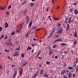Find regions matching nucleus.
<instances>
[{"instance_id":"bb28decb","label":"nucleus","mask_w":78,"mask_h":78,"mask_svg":"<svg viewBox=\"0 0 78 78\" xmlns=\"http://www.w3.org/2000/svg\"><path fill=\"white\" fill-rule=\"evenodd\" d=\"M21 57H22V58H23V57H24V54H23V53L21 54Z\"/></svg>"},{"instance_id":"e433bc0d","label":"nucleus","mask_w":78,"mask_h":78,"mask_svg":"<svg viewBox=\"0 0 78 78\" xmlns=\"http://www.w3.org/2000/svg\"><path fill=\"white\" fill-rule=\"evenodd\" d=\"M9 44V45H11V46H12L13 44H12V42H10Z\"/></svg>"},{"instance_id":"4c0bfd02","label":"nucleus","mask_w":78,"mask_h":78,"mask_svg":"<svg viewBox=\"0 0 78 78\" xmlns=\"http://www.w3.org/2000/svg\"><path fill=\"white\" fill-rule=\"evenodd\" d=\"M14 33H15V32H14V31H13V32H12V33H11L12 35H14Z\"/></svg>"},{"instance_id":"4d7b16f0","label":"nucleus","mask_w":78,"mask_h":78,"mask_svg":"<svg viewBox=\"0 0 78 78\" xmlns=\"http://www.w3.org/2000/svg\"><path fill=\"white\" fill-rule=\"evenodd\" d=\"M5 9V8H2V10H4Z\"/></svg>"},{"instance_id":"774afa93","label":"nucleus","mask_w":78,"mask_h":78,"mask_svg":"<svg viewBox=\"0 0 78 78\" xmlns=\"http://www.w3.org/2000/svg\"><path fill=\"white\" fill-rule=\"evenodd\" d=\"M74 5H76V3H75L74 4Z\"/></svg>"},{"instance_id":"052dcab7","label":"nucleus","mask_w":78,"mask_h":78,"mask_svg":"<svg viewBox=\"0 0 78 78\" xmlns=\"http://www.w3.org/2000/svg\"><path fill=\"white\" fill-rule=\"evenodd\" d=\"M67 27H70V25L69 24H67Z\"/></svg>"},{"instance_id":"ddd939ff","label":"nucleus","mask_w":78,"mask_h":78,"mask_svg":"<svg viewBox=\"0 0 78 78\" xmlns=\"http://www.w3.org/2000/svg\"><path fill=\"white\" fill-rule=\"evenodd\" d=\"M56 41H57V42L59 41L60 42H62V39H61L59 38L58 39L56 40Z\"/></svg>"},{"instance_id":"603ef678","label":"nucleus","mask_w":78,"mask_h":78,"mask_svg":"<svg viewBox=\"0 0 78 78\" xmlns=\"http://www.w3.org/2000/svg\"><path fill=\"white\" fill-rule=\"evenodd\" d=\"M6 14L7 15H9V12H6Z\"/></svg>"},{"instance_id":"69168bd1","label":"nucleus","mask_w":78,"mask_h":78,"mask_svg":"<svg viewBox=\"0 0 78 78\" xmlns=\"http://www.w3.org/2000/svg\"><path fill=\"white\" fill-rule=\"evenodd\" d=\"M57 42V40H55V41L54 42V44H55V42Z\"/></svg>"},{"instance_id":"f3484780","label":"nucleus","mask_w":78,"mask_h":78,"mask_svg":"<svg viewBox=\"0 0 78 78\" xmlns=\"http://www.w3.org/2000/svg\"><path fill=\"white\" fill-rule=\"evenodd\" d=\"M72 18L71 17H70L69 18V19L68 20V23H71V19Z\"/></svg>"},{"instance_id":"f257e3e1","label":"nucleus","mask_w":78,"mask_h":78,"mask_svg":"<svg viewBox=\"0 0 78 78\" xmlns=\"http://www.w3.org/2000/svg\"><path fill=\"white\" fill-rule=\"evenodd\" d=\"M69 73V71L68 70H66L65 69L62 70V72L61 73V74L62 75H66L67 74H68Z\"/></svg>"},{"instance_id":"0eeeda50","label":"nucleus","mask_w":78,"mask_h":78,"mask_svg":"<svg viewBox=\"0 0 78 78\" xmlns=\"http://www.w3.org/2000/svg\"><path fill=\"white\" fill-rule=\"evenodd\" d=\"M27 12V9H25L23 12L24 15H26V13Z\"/></svg>"},{"instance_id":"5fc2aeb1","label":"nucleus","mask_w":78,"mask_h":78,"mask_svg":"<svg viewBox=\"0 0 78 78\" xmlns=\"http://www.w3.org/2000/svg\"><path fill=\"white\" fill-rule=\"evenodd\" d=\"M77 35L76 34H74V37H77Z\"/></svg>"},{"instance_id":"423d86ee","label":"nucleus","mask_w":78,"mask_h":78,"mask_svg":"<svg viewBox=\"0 0 78 78\" xmlns=\"http://www.w3.org/2000/svg\"><path fill=\"white\" fill-rule=\"evenodd\" d=\"M53 54V51L51 50L49 51V56H51V54Z\"/></svg>"},{"instance_id":"c9c22d12","label":"nucleus","mask_w":78,"mask_h":78,"mask_svg":"<svg viewBox=\"0 0 78 78\" xmlns=\"http://www.w3.org/2000/svg\"><path fill=\"white\" fill-rule=\"evenodd\" d=\"M50 64V62H49L48 61L46 62V64Z\"/></svg>"},{"instance_id":"13d9d810","label":"nucleus","mask_w":78,"mask_h":78,"mask_svg":"<svg viewBox=\"0 0 78 78\" xmlns=\"http://www.w3.org/2000/svg\"><path fill=\"white\" fill-rule=\"evenodd\" d=\"M12 67H15V65H12Z\"/></svg>"},{"instance_id":"a211bd4d","label":"nucleus","mask_w":78,"mask_h":78,"mask_svg":"<svg viewBox=\"0 0 78 78\" xmlns=\"http://www.w3.org/2000/svg\"><path fill=\"white\" fill-rule=\"evenodd\" d=\"M17 69L16 68H14V71L15 72V73H17Z\"/></svg>"},{"instance_id":"20e7f679","label":"nucleus","mask_w":78,"mask_h":78,"mask_svg":"<svg viewBox=\"0 0 78 78\" xmlns=\"http://www.w3.org/2000/svg\"><path fill=\"white\" fill-rule=\"evenodd\" d=\"M14 54L13 55L14 56H18L19 55V52L17 51H16L14 52Z\"/></svg>"},{"instance_id":"864d4df0","label":"nucleus","mask_w":78,"mask_h":78,"mask_svg":"<svg viewBox=\"0 0 78 78\" xmlns=\"http://www.w3.org/2000/svg\"><path fill=\"white\" fill-rule=\"evenodd\" d=\"M4 35H2L1 37V38H3L4 37Z\"/></svg>"},{"instance_id":"393cba45","label":"nucleus","mask_w":78,"mask_h":78,"mask_svg":"<svg viewBox=\"0 0 78 78\" xmlns=\"http://www.w3.org/2000/svg\"><path fill=\"white\" fill-rule=\"evenodd\" d=\"M20 73H23V69H20Z\"/></svg>"},{"instance_id":"a19ab883","label":"nucleus","mask_w":78,"mask_h":78,"mask_svg":"<svg viewBox=\"0 0 78 78\" xmlns=\"http://www.w3.org/2000/svg\"><path fill=\"white\" fill-rule=\"evenodd\" d=\"M69 27H67V28L66 29V30L67 31H68L69 30Z\"/></svg>"},{"instance_id":"4468645a","label":"nucleus","mask_w":78,"mask_h":78,"mask_svg":"<svg viewBox=\"0 0 78 78\" xmlns=\"http://www.w3.org/2000/svg\"><path fill=\"white\" fill-rule=\"evenodd\" d=\"M16 76H17V73H15L13 75V78H16Z\"/></svg>"},{"instance_id":"7c9ffc66","label":"nucleus","mask_w":78,"mask_h":78,"mask_svg":"<svg viewBox=\"0 0 78 78\" xmlns=\"http://www.w3.org/2000/svg\"><path fill=\"white\" fill-rule=\"evenodd\" d=\"M27 64V63H26L23 64V65H22V66H26Z\"/></svg>"},{"instance_id":"9b49d317","label":"nucleus","mask_w":78,"mask_h":78,"mask_svg":"<svg viewBox=\"0 0 78 78\" xmlns=\"http://www.w3.org/2000/svg\"><path fill=\"white\" fill-rule=\"evenodd\" d=\"M74 14H75L77 15V14H78V11L77 10H74Z\"/></svg>"},{"instance_id":"39448f33","label":"nucleus","mask_w":78,"mask_h":78,"mask_svg":"<svg viewBox=\"0 0 78 78\" xmlns=\"http://www.w3.org/2000/svg\"><path fill=\"white\" fill-rule=\"evenodd\" d=\"M37 75V73H36L33 76L31 77V78H36V76Z\"/></svg>"},{"instance_id":"9d476101","label":"nucleus","mask_w":78,"mask_h":78,"mask_svg":"<svg viewBox=\"0 0 78 78\" xmlns=\"http://www.w3.org/2000/svg\"><path fill=\"white\" fill-rule=\"evenodd\" d=\"M69 78H71L72 77V73H69L68 74Z\"/></svg>"},{"instance_id":"de8ad7c7","label":"nucleus","mask_w":78,"mask_h":78,"mask_svg":"<svg viewBox=\"0 0 78 78\" xmlns=\"http://www.w3.org/2000/svg\"><path fill=\"white\" fill-rule=\"evenodd\" d=\"M76 41H75L74 42V45H76Z\"/></svg>"},{"instance_id":"c85d7f7f","label":"nucleus","mask_w":78,"mask_h":78,"mask_svg":"<svg viewBox=\"0 0 78 78\" xmlns=\"http://www.w3.org/2000/svg\"><path fill=\"white\" fill-rule=\"evenodd\" d=\"M16 31L17 33H20V30H18L17 29H16Z\"/></svg>"},{"instance_id":"8fccbe9b","label":"nucleus","mask_w":78,"mask_h":78,"mask_svg":"<svg viewBox=\"0 0 78 78\" xmlns=\"http://www.w3.org/2000/svg\"><path fill=\"white\" fill-rule=\"evenodd\" d=\"M76 72H78V68L77 67L76 69Z\"/></svg>"},{"instance_id":"c756f323","label":"nucleus","mask_w":78,"mask_h":78,"mask_svg":"<svg viewBox=\"0 0 78 78\" xmlns=\"http://www.w3.org/2000/svg\"><path fill=\"white\" fill-rule=\"evenodd\" d=\"M61 45L62 46H64V45H66V44L65 43H62Z\"/></svg>"},{"instance_id":"72a5a7b5","label":"nucleus","mask_w":78,"mask_h":78,"mask_svg":"<svg viewBox=\"0 0 78 78\" xmlns=\"http://www.w3.org/2000/svg\"><path fill=\"white\" fill-rule=\"evenodd\" d=\"M54 20H58L59 19V18H54Z\"/></svg>"},{"instance_id":"a18cd8bd","label":"nucleus","mask_w":78,"mask_h":78,"mask_svg":"<svg viewBox=\"0 0 78 78\" xmlns=\"http://www.w3.org/2000/svg\"><path fill=\"white\" fill-rule=\"evenodd\" d=\"M53 34V33L52 32H51L50 34V36H52V34Z\"/></svg>"},{"instance_id":"c03bdc74","label":"nucleus","mask_w":78,"mask_h":78,"mask_svg":"<svg viewBox=\"0 0 78 78\" xmlns=\"http://www.w3.org/2000/svg\"><path fill=\"white\" fill-rule=\"evenodd\" d=\"M8 36H5L4 37V39H7L8 38Z\"/></svg>"},{"instance_id":"58836bf2","label":"nucleus","mask_w":78,"mask_h":78,"mask_svg":"<svg viewBox=\"0 0 78 78\" xmlns=\"http://www.w3.org/2000/svg\"><path fill=\"white\" fill-rule=\"evenodd\" d=\"M55 29H54L52 30V32L53 33H54L55 32Z\"/></svg>"},{"instance_id":"2f4dec72","label":"nucleus","mask_w":78,"mask_h":78,"mask_svg":"<svg viewBox=\"0 0 78 78\" xmlns=\"http://www.w3.org/2000/svg\"><path fill=\"white\" fill-rule=\"evenodd\" d=\"M11 8V5H10L8 7V9H9Z\"/></svg>"},{"instance_id":"79ce46f5","label":"nucleus","mask_w":78,"mask_h":78,"mask_svg":"<svg viewBox=\"0 0 78 78\" xmlns=\"http://www.w3.org/2000/svg\"><path fill=\"white\" fill-rule=\"evenodd\" d=\"M69 11L70 12H72L73 11V9H70Z\"/></svg>"},{"instance_id":"e2e57ef3","label":"nucleus","mask_w":78,"mask_h":78,"mask_svg":"<svg viewBox=\"0 0 78 78\" xmlns=\"http://www.w3.org/2000/svg\"><path fill=\"white\" fill-rule=\"evenodd\" d=\"M31 53H33V52H34V50H32V51H31Z\"/></svg>"},{"instance_id":"6e6d98bb","label":"nucleus","mask_w":78,"mask_h":78,"mask_svg":"<svg viewBox=\"0 0 78 78\" xmlns=\"http://www.w3.org/2000/svg\"><path fill=\"white\" fill-rule=\"evenodd\" d=\"M26 2L27 1H25L23 2V3H26Z\"/></svg>"},{"instance_id":"37998d69","label":"nucleus","mask_w":78,"mask_h":78,"mask_svg":"<svg viewBox=\"0 0 78 78\" xmlns=\"http://www.w3.org/2000/svg\"><path fill=\"white\" fill-rule=\"evenodd\" d=\"M2 27H0V32L2 31Z\"/></svg>"},{"instance_id":"49530a36","label":"nucleus","mask_w":78,"mask_h":78,"mask_svg":"<svg viewBox=\"0 0 78 78\" xmlns=\"http://www.w3.org/2000/svg\"><path fill=\"white\" fill-rule=\"evenodd\" d=\"M73 77L74 78H75V74H74L73 75Z\"/></svg>"},{"instance_id":"7ed1b4c3","label":"nucleus","mask_w":78,"mask_h":78,"mask_svg":"<svg viewBox=\"0 0 78 78\" xmlns=\"http://www.w3.org/2000/svg\"><path fill=\"white\" fill-rule=\"evenodd\" d=\"M26 22L27 23H28L29 22H30V18H29V16H27L26 17Z\"/></svg>"},{"instance_id":"bf43d9fd","label":"nucleus","mask_w":78,"mask_h":78,"mask_svg":"<svg viewBox=\"0 0 78 78\" xmlns=\"http://www.w3.org/2000/svg\"><path fill=\"white\" fill-rule=\"evenodd\" d=\"M55 59H58V56H55Z\"/></svg>"},{"instance_id":"4be33fe9","label":"nucleus","mask_w":78,"mask_h":78,"mask_svg":"<svg viewBox=\"0 0 78 78\" xmlns=\"http://www.w3.org/2000/svg\"><path fill=\"white\" fill-rule=\"evenodd\" d=\"M34 3H30V6L31 7H33V6H34Z\"/></svg>"},{"instance_id":"1a4fd4ad","label":"nucleus","mask_w":78,"mask_h":78,"mask_svg":"<svg viewBox=\"0 0 78 78\" xmlns=\"http://www.w3.org/2000/svg\"><path fill=\"white\" fill-rule=\"evenodd\" d=\"M5 25H6L5 26V28H6L8 26H9V25L8 24V22H6L5 24Z\"/></svg>"},{"instance_id":"3c124183","label":"nucleus","mask_w":78,"mask_h":78,"mask_svg":"<svg viewBox=\"0 0 78 78\" xmlns=\"http://www.w3.org/2000/svg\"><path fill=\"white\" fill-rule=\"evenodd\" d=\"M31 45L32 46V47H34V46H35V44H31Z\"/></svg>"},{"instance_id":"a878e982","label":"nucleus","mask_w":78,"mask_h":78,"mask_svg":"<svg viewBox=\"0 0 78 78\" xmlns=\"http://www.w3.org/2000/svg\"><path fill=\"white\" fill-rule=\"evenodd\" d=\"M75 61H76V63H77V62H78V58H77L76 59Z\"/></svg>"},{"instance_id":"ea45409f","label":"nucleus","mask_w":78,"mask_h":78,"mask_svg":"<svg viewBox=\"0 0 78 78\" xmlns=\"http://www.w3.org/2000/svg\"><path fill=\"white\" fill-rule=\"evenodd\" d=\"M52 58H55V55L53 54L52 56H51Z\"/></svg>"},{"instance_id":"f8f14e48","label":"nucleus","mask_w":78,"mask_h":78,"mask_svg":"<svg viewBox=\"0 0 78 78\" xmlns=\"http://www.w3.org/2000/svg\"><path fill=\"white\" fill-rule=\"evenodd\" d=\"M37 28V27L36 26H33L32 27V30H35V29H36Z\"/></svg>"},{"instance_id":"cd10ccee","label":"nucleus","mask_w":78,"mask_h":78,"mask_svg":"<svg viewBox=\"0 0 78 78\" xmlns=\"http://www.w3.org/2000/svg\"><path fill=\"white\" fill-rule=\"evenodd\" d=\"M31 48H32L31 47H29V48H27V50H31Z\"/></svg>"},{"instance_id":"6ab92c4d","label":"nucleus","mask_w":78,"mask_h":78,"mask_svg":"<svg viewBox=\"0 0 78 78\" xmlns=\"http://www.w3.org/2000/svg\"><path fill=\"white\" fill-rule=\"evenodd\" d=\"M62 31L61 30H60L57 32V33H62Z\"/></svg>"},{"instance_id":"473e14b6","label":"nucleus","mask_w":78,"mask_h":78,"mask_svg":"<svg viewBox=\"0 0 78 78\" xmlns=\"http://www.w3.org/2000/svg\"><path fill=\"white\" fill-rule=\"evenodd\" d=\"M20 50V47H19L18 48L15 49V50Z\"/></svg>"},{"instance_id":"6e6552de","label":"nucleus","mask_w":78,"mask_h":78,"mask_svg":"<svg viewBox=\"0 0 78 78\" xmlns=\"http://www.w3.org/2000/svg\"><path fill=\"white\" fill-rule=\"evenodd\" d=\"M40 54H41V52L39 51L38 53L37 54V56H36V58H38V56L40 55Z\"/></svg>"},{"instance_id":"412c9836","label":"nucleus","mask_w":78,"mask_h":78,"mask_svg":"<svg viewBox=\"0 0 78 78\" xmlns=\"http://www.w3.org/2000/svg\"><path fill=\"white\" fill-rule=\"evenodd\" d=\"M57 47V45H56V44H54L53 46V48H55L56 47Z\"/></svg>"},{"instance_id":"aec40b11","label":"nucleus","mask_w":78,"mask_h":78,"mask_svg":"<svg viewBox=\"0 0 78 78\" xmlns=\"http://www.w3.org/2000/svg\"><path fill=\"white\" fill-rule=\"evenodd\" d=\"M32 25V21H31L29 23V26L30 27H31Z\"/></svg>"},{"instance_id":"09e8293b","label":"nucleus","mask_w":78,"mask_h":78,"mask_svg":"<svg viewBox=\"0 0 78 78\" xmlns=\"http://www.w3.org/2000/svg\"><path fill=\"white\" fill-rule=\"evenodd\" d=\"M0 69H2V66L0 65Z\"/></svg>"},{"instance_id":"dca6fc26","label":"nucleus","mask_w":78,"mask_h":78,"mask_svg":"<svg viewBox=\"0 0 78 78\" xmlns=\"http://www.w3.org/2000/svg\"><path fill=\"white\" fill-rule=\"evenodd\" d=\"M44 73V69H42L40 71V74L42 75Z\"/></svg>"},{"instance_id":"f03ea898","label":"nucleus","mask_w":78,"mask_h":78,"mask_svg":"<svg viewBox=\"0 0 78 78\" xmlns=\"http://www.w3.org/2000/svg\"><path fill=\"white\" fill-rule=\"evenodd\" d=\"M31 32V30H29L27 33L25 35V37L26 38H27L30 36V32Z\"/></svg>"},{"instance_id":"0e129e2a","label":"nucleus","mask_w":78,"mask_h":78,"mask_svg":"<svg viewBox=\"0 0 78 78\" xmlns=\"http://www.w3.org/2000/svg\"><path fill=\"white\" fill-rule=\"evenodd\" d=\"M59 6H58L57 7V9H59Z\"/></svg>"},{"instance_id":"680f3d73","label":"nucleus","mask_w":78,"mask_h":78,"mask_svg":"<svg viewBox=\"0 0 78 78\" xmlns=\"http://www.w3.org/2000/svg\"><path fill=\"white\" fill-rule=\"evenodd\" d=\"M63 78H67V76H64Z\"/></svg>"},{"instance_id":"f704fd0d","label":"nucleus","mask_w":78,"mask_h":78,"mask_svg":"<svg viewBox=\"0 0 78 78\" xmlns=\"http://www.w3.org/2000/svg\"><path fill=\"white\" fill-rule=\"evenodd\" d=\"M58 27H61V24H60V23H58Z\"/></svg>"},{"instance_id":"b1692460","label":"nucleus","mask_w":78,"mask_h":78,"mask_svg":"<svg viewBox=\"0 0 78 78\" xmlns=\"http://www.w3.org/2000/svg\"><path fill=\"white\" fill-rule=\"evenodd\" d=\"M5 44L7 46H9V43L8 42H5Z\"/></svg>"},{"instance_id":"338daca9","label":"nucleus","mask_w":78,"mask_h":78,"mask_svg":"<svg viewBox=\"0 0 78 78\" xmlns=\"http://www.w3.org/2000/svg\"><path fill=\"white\" fill-rule=\"evenodd\" d=\"M75 34H77V32L76 31H75Z\"/></svg>"},{"instance_id":"5701e85b","label":"nucleus","mask_w":78,"mask_h":78,"mask_svg":"<svg viewBox=\"0 0 78 78\" xmlns=\"http://www.w3.org/2000/svg\"><path fill=\"white\" fill-rule=\"evenodd\" d=\"M73 67H68V69H70V70H72L73 69Z\"/></svg>"},{"instance_id":"2eb2a0df","label":"nucleus","mask_w":78,"mask_h":78,"mask_svg":"<svg viewBox=\"0 0 78 78\" xmlns=\"http://www.w3.org/2000/svg\"><path fill=\"white\" fill-rule=\"evenodd\" d=\"M75 62H74V65H73V67L75 68L76 67V64H75Z\"/></svg>"}]
</instances>
